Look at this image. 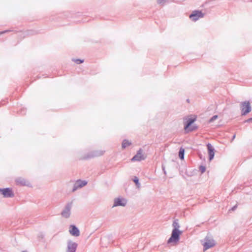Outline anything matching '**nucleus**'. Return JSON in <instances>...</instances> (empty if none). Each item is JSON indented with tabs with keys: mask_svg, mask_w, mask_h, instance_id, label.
Returning <instances> with one entry per match:
<instances>
[{
	"mask_svg": "<svg viewBox=\"0 0 252 252\" xmlns=\"http://www.w3.org/2000/svg\"><path fill=\"white\" fill-rule=\"evenodd\" d=\"M182 234V231L180 230L173 229L170 238L168 239V244L173 243L176 245L179 241L180 236Z\"/></svg>",
	"mask_w": 252,
	"mask_h": 252,
	"instance_id": "1",
	"label": "nucleus"
},
{
	"mask_svg": "<svg viewBox=\"0 0 252 252\" xmlns=\"http://www.w3.org/2000/svg\"><path fill=\"white\" fill-rule=\"evenodd\" d=\"M196 119V117L195 116L193 118H189L187 121V124L185 126V130L187 132L191 131L196 129V126H190L191 125L194 123Z\"/></svg>",
	"mask_w": 252,
	"mask_h": 252,
	"instance_id": "2",
	"label": "nucleus"
},
{
	"mask_svg": "<svg viewBox=\"0 0 252 252\" xmlns=\"http://www.w3.org/2000/svg\"><path fill=\"white\" fill-rule=\"evenodd\" d=\"M204 14L201 11L194 10L189 15V17L191 20L196 21L200 18H202L204 17Z\"/></svg>",
	"mask_w": 252,
	"mask_h": 252,
	"instance_id": "3",
	"label": "nucleus"
},
{
	"mask_svg": "<svg viewBox=\"0 0 252 252\" xmlns=\"http://www.w3.org/2000/svg\"><path fill=\"white\" fill-rule=\"evenodd\" d=\"M241 111L243 115H245L251 112V107L249 101H245L242 103Z\"/></svg>",
	"mask_w": 252,
	"mask_h": 252,
	"instance_id": "4",
	"label": "nucleus"
},
{
	"mask_svg": "<svg viewBox=\"0 0 252 252\" xmlns=\"http://www.w3.org/2000/svg\"><path fill=\"white\" fill-rule=\"evenodd\" d=\"M0 192L4 197H12L14 196V193L12 189L9 188L0 189Z\"/></svg>",
	"mask_w": 252,
	"mask_h": 252,
	"instance_id": "5",
	"label": "nucleus"
},
{
	"mask_svg": "<svg viewBox=\"0 0 252 252\" xmlns=\"http://www.w3.org/2000/svg\"><path fill=\"white\" fill-rule=\"evenodd\" d=\"M146 158V156L143 154L142 151L140 150L138 151L137 154L131 158V161H141L144 160Z\"/></svg>",
	"mask_w": 252,
	"mask_h": 252,
	"instance_id": "6",
	"label": "nucleus"
},
{
	"mask_svg": "<svg viewBox=\"0 0 252 252\" xmlns=\"http://www.w3.org/2000/svg\"><path fill=\"white\" fill-rule=\"evenodd\" d=\"M215 245V242L213 239H206L205 242L203 244L204 251L214 247Z\"/></svg>",
	"mask_w": 252,
	"mask_h": 252,
	"instance_id": "7",
	"label": "nucleus"
},
{
	"mask_svg": "<svg viewBox=\"0 0 252 252\" xmlns=\"http://www.w3.org/2000/svg\"><path fill=\"white\" fill-rule=\"evenodd\" d=\"M69 232L70 234L75 237L79 236L80 232L78 229L74 225H71L69 227Z\"/></svg>",
	"mask_w": 252,
	"mask_h": 252,
	"instance_id": "8",
	"label": "nucleus"
},
{
	"mask_svg": "<svg viewBox=\"0 0 252 252\" xmlns=\"http://www.w3.org/2000/svg\"><path fill=\"white\" fill-rule=\"evenodd\" d=\"M87 184V182L85 181H81L80 180H77L74 186L72 191H75L77 189L82 188L85 186H86Z\"/></svg>",
	"mask_w": 252,
	"mask_h": 252,
	"instance_id": "9",
	"label": "nucleus"
},
{
	"mask_svg": "<svg viewBox=\"0 0 252 252\" xmlns=\"http://www.w3.org/2000/svg\"><path fill=\"white\" fill-rule=\"evenodd\" d=\"M207 149L208 151V154L209 156V160H211L214 158V155H215L214 149L212 145L210 143H208L207 145Z\"/></svg>",
	"mask_w": 252,
	"mask_h": 252,
	"instance_id": "10",
	"label": "nucleus"
},
{
	"mask_svg": "<svg viewBox=\"0 0 252 252\" xmlns=\"http://www.w3.org/2000/svg\"><path fill=\"white\" fill-rule=\"evenodd\" d=\"M126 204V202L124 199H121L120 198H117L115 200V203L114 206H125Z\"/></svg>",
	"mask_w": 252,
	"mask_h": 252,
	"instance_id": "11",
	"label": "nucleus"
},
{
	"mask_svg": "<svg viewBox=\"0 0 252 252\" xmlns=\"http://www.w3.org/2000/svg\"><path fill=\"white\" fill-rule=\"evenodd\" d=\"M77 247L75 243H69L68 245L67 252H75Z\"/></svg>",
	"mask_w": 252,
	"mask_h": 252,
	"instance_id": "12",
	"label": "nucleus"
},
{
	"mask_svg": "<svg viewBox=\"0 0 252 252\" xmlns=\"http://www.w3.org/2000/svg\"><path fill=\"white\" fill-rule=\"evenodd\" d=\"M184 153L185 150L183 148H181L179 152V157L181 159H184Z\"/></svg>",
	"mask_w": 252,
	"mask_h": 252,
	"instance_id": "13",
	"label": "nucleus"
},
{
	"mask_svg": "<svg viewBox=\"0 0 252 252\" xmlns=\"http://www.w3.org/2000/svg\"><path fill=\"white\" fill-rule=\"evenodd\" d=\"M131 145V142L127 140H125L122 143V148H126Z\"/></svg>",
	"mask_w": 252,
	"mask_h": 252,
	"instance_id": "14",
	"label": "nucleus"
},
{
	"mask_svg": "<svg viewBox=\"0 0 252 252\" xmlns=\"http://www.w3.org/2000/svg\"><path fill=\"white\" fill-rule=\"evenodd\" d=\"M16 183H17V184L20 185H26V182L24 181V179H21V178L17 179Z\"/></svg>",
	"mask_w": 252,
	"mask_h": 252,
	"instance_id": "15",
	"label": "nucleus"
},
{
	"mask_svg": "<svg viewBox=\"0 0 252 252\" xmlns=\"http://www.w3.org/2000/svg\"><path fill=\"white\" fill-rule=\"evenodd\" d=\"M172 225L174 227L173 229L179 230L180 225L176 220L173 222Z\"/></svg>",
	"mask_w": 252,
	"mask_h": 252,
	"instance_id": "16",
	"label": "nucleus"
},
{
	"mask_svg": "<svg viewBox=\"0 0 252 252\" xmlns=\"http://www.w3.org/2000/svg\"><path fill=\"white\" fill-rule=\"evenodd\" d=\"M73 61L77 64H80L84 62L83 60H80V59H73Z\"/></svg>",
	"mask_w": 252,
	"mask_h": 252,
	"instance_id": "17",
	"label": "nucleus"
},
{
	"mask_svg": "<svg viewBox=\"0 0 252 252\" xmlns=\"http://www.w3.org/2000/svg\"><path fill=\"white\" fill-rule=\"evenodd\" d=\"M133 181L136 184V185L139 187V183H138V178L137 177H135L134 179H133Z\"/></svg>",
	"mask_w": 252,
	"mask_h": 252,
	"instance_id": "18",
	"label": "nucleus"
},
{
	"mask_svg": "<svg viewBox=\"0 0 252 252\" xmlns=\"http://www.w3.org/2000/svg\"><path fill=\"white\" fill-rule=\"evenodd\" d=\"M217 118H218V116L217 115H215L210 120L209 122H212L213 121H214L215 120H216V119H217Z\"/></svg>",
	"mask_w": 252,
	"mask_h": 252,
	"instance_id": "19",
	"label": "nucleus"
},
{
	"mask_svg": "<svg viewBox=\"0 0 252 252\" xmlns=\"http://www.w3.org/2000/svg\"><path fill=\"white\" fill-rule=\"evenodd\" d=\"M62 215L63 217H68L69 216V214L67 213V212H63V213H62Z\"/></svg>",
	"mask_w": 252,
	"mask_h": 252,
	"instance_id": "20",
	"label": "nucleus"
},
{
	"mask_svg": "<svg viewBox=\"0 0 252 252\" xmlns=\"http://www.w3.org/2000/svg\"><path fill=\"white\" fill-rule=\"evenodd\" d=\"M200 170L201 173H203L205 171V167L201 166L200 167Z\"/></svg>",
	"mask_w": 252,
	"mask_h": 252,
	"instance_id": "21",
	"label": "nucleus"
},
{
	"mask_svg": "<svg viewBox=\"0 0 252 252\" xmlns=\"http://www.w3.org/2000/svg\"><path fill=\"white\" fill-rule=\"evenodd\" d=\"M247 122H252V118H250V119H248V120L247 121Z\"/></svg>",
	"mask_w": 252,
	"mask_h": 252,
	"instance_id": "22",
	"label": "nucleus"
}]
</instances>
